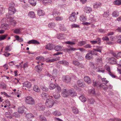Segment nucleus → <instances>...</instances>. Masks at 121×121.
Masks as SVG:
<instances>
[{
  "instance_id": "nucleus-1",
  "label": "nucleus",
  "mask_w": 121,
  "mask_h": 121,
  "mask_svg": "<svg viewBox=\"0 0 121 121\" xmlns=\"http://www.w3.org/2000/svg\"><path fill=\"white\" fill-rule=\"evenodd\" d=\"M77 95V93L74 91L73 88L69 90L64 89L62 90L61 95L64 97H68L69 95L72 97H73Z\"/></svg>"
},
{
  "instance_id": "nucleus-2",
  "label": "nucleus",
  "mask_w": 121,
  "mask_h": 121,
  "mask_svg": "<svg viewBox=\"0 0 121 121\" xmlns=\"http://www.w3.org/2000/svg\"><path fill=\"white\" fill-rule=\"evenodd\" d=\"M25 101L27 104L30 105H34L35 104V101L34 99L31 97H26Z\"/></svg>"
},
{
  "instance_id": "nucleus-3",
  "label": "nucleus",
  "mask_w": 121,
  "mask_h": 121,
  "mask_svg": "<svg viewBox=\"0 0 121 121\" xmlns=\"http://www.w3.org/2000/svg\"><path fill=\"white\" fill-rule=\"evenodd\" d=\"M54 104V101L52 99H47L45 103L46 106L48 108L52 107Z\"/></svg>"
},
{
  "instance_id": "nucleus-4",
  "label": "nucleus",
  "mask_w": 121,
  "mask_h": 121,
  "mask_svg": "<svg viewBox=\"0 0 121 121\" xmlns=\"http://www.w3.org/2000/svg\"><path fill=\"white\" fill-rule=\"evenodd\" d=\"M95 54L93 51H91L90 52L87 53L85 56V58L88 60H91L93 58V55Z\"/></svg>"
},
{
  "instance_id": "nucleus-5",
  "label": "nucleus",
  "mask_w": 121,
  "mask_h": 121,
  "mask_svg": "<svg viewBox=\"0 0 121 121\" xmlns=\"http://www.w3.org/2000/svg\"><path fill=\"white\" fill-rule=\"evenodd\" d=\"M98 84H94L93 86H99L100 88L104 90H107L108 87V86L106 84H100L99 85Z\"/></svg>"
},
{
  "instance_id": "nucleus-6",
  "label": "nucleus",
  "mask_w": 121,
  "mask_h": 121,
  "mask_svg": "<svg viewBox=\"0 0 121 121\" xmlns=\"http://www.w3.org/2000/svg\"><path fill=\"white\" fill-rule=\"evenodd\" d=\"M63 81L65 82L69 83L71 81V77L69 75H65L62 77Z\"/></svg>"
},
{
  "instance_id": "nucleus-7",
  "label": "nucleus",
  "mask_w": 121,
  "mask_h": 121,
  "mask_svg": "<svg viewBox=\"0 0 121 121\" xmlns=\"http://www.w3.org/2000/svg\"><path fill=\"white\" fill-rule=\"evenodd\" d=\"M16 12L15 11H13V10H9L8 13L6 14V18L7 19L10 20L13 19V17H11L10 15L13 14Z\"/></svg>"
},
{
  "instance_id": "nucleus-8",
  "label": "nucleus",
  "mask_w": 121,
  "mask_h": 121,
  "mask_svg": "<svg viewBox=\"0 0 121 121\" xmlns=\"http://www.w3.org/2000/svg\"><path fill=\"white\" fill-rule=\"evenodd\" d=\"M77 17L75 13H73L69 17V19L71 21H75L76 20Z\"/></svg>"
},
{
  "instance_id": "nucleus-9",
  "label": "nucleus",
  "mask_w": 121,
  "mask_h": 121,
  "mask_svg": "<svg viewBox=\"0 0 121 121\" xmlns=\"http://www.w3.org/2000/svg\"><path fill=\"white\" fill-rule=\"evenodd\" d=\"M36 106L37 109L39 110H43L45 108L44 106L42 105L41 104L39 103L37 104Z\"/></svg>"
},
{
  "instance_id": "nucleus-10",
  "label": "nucleus",
  "mask_w": 121,
  "mask_h": 121,
  "mask_svg": "<svg viewBox=\"0 0 121 121\" xmlns=\"http://www.w3.org/2000/svg\"><path fill=\"white\" fill-rule=\"evenodd\" d=\"M54 48V45L51 44H48L45 46V48L47 49L51 50L53 49Z\"/></svg>"
},
{
  "instance_id": "nucleus-11",
  "label": "nucleus",
  "mask_w": 121,
  "mask_h": 121,
  "mask_svg": "<svg viewBox=\"0 0 121 121\" xmlns=\"http://www.w3.org/2000/svg\"><path fill=\"white\" fill-rule=\"evenodd\" d=\"M33 115L31 113L27 114L26 115V118L29 121H32L31 119L33 118Z\"/></svg>"
},
{
  "instance_id": "nucleus-12",
  "label": "nucleus",
  "mask_w": 121,
  "mask_h": 121,
  "mask_svg": "<svg viewBox=\"0 0 121 121\" xmlns=\"http://www.w3.org/2000/svg\"><path fill=\"white\" fill-rule=\"evenodd\" d=\"M54 48L57 51H61L63 50V46H61L57 45L55 46H54Z\"/></svg>"
},
{
  "instance_id": "nucleus-13",
  "label": "nucleus",
  "mask_w": 121,
  "mask_h": 121,
  "mask_svg": "<svg viewBox=\"0 0 121 121\" xmlns=\"http://www.w3.org/2000/svg\"><path fill=\"white\" fill-rule=\"evenodd\" d=\"M28 43L29 44H39L40 43L37 41L35 39H33L30 40L28 42Z\"/></svg>"
},
{
  "instance_id": "nucleus-14",
  "label": "nucleus",
  "mask_w": 121,
  "mask_h": 121,
  "mask_svg": "<svg viewBox=\"0 0 121 121\" xmlns=\"http://www.w3.org/2000/svg\"><path fill=\"white\" fill-rule=\"evenodd\" d=\"M42 69V67L41 65H38L35 67V69L37 71H41Z\"/></svg>"
},
{
  "instance_id": "nucleus-15",
  "label": "nucleus",
  "mask_w": 121,
  "mask_h": 121,
  "mask_svg": "<svg viewBox=\"0 0 121 121\" xmlns=\"http://www.w3.org/2000/svg\"><path fill=\"white\" fill-rule=\"evenodd\" d=\"M59 28L61 31H65L67 30V29L63 24H59Z\"/></svg>"
},
{
  "instance_id": "nucleus-16",
  "label": "nucleus",
  "mask_w": 121,
  "mask_h": 121,
  "mask_svg": "<svg viewBox=\"0 0 121 121\" xmlns=\"http://www.w3.org/2000/svg\"><path fill=\"white\" fill-rule=\"evenodd\" d=\"M43 4L46 5L51 4L52 1L51 0H43Z\"/></svg>"
},
{
  "instance_id": "nucleus-17",
  "label": "nucleus",
  "mask_w": 121,
  "mask_h": 121,
  "mask_svg": "<svg viewBox=\"0 0 121 121\" xmlns=\"http://www.w3.org/2000/svg\"><path fill=\"white\" fill-rule=\"evenodd\" d=\"M84 80L85 82L86 83H91V82L90 78L88 76H87L84 77Z\"/></svg>"
},
{
  "instance_id": "nucleus-18",
  "label": "nucleus",
  "mask_w": 121,
  "mask_h": 121,
  "mask_svg": "<svg viewBox=\"0 0 121 121\" xmlns=\"http://www.w3.org/2000/svg\"><path fill=\"white\" fill-rule=\"evenodd\" d=\"M101 5V4L99 2H96L94 3L93 5V7L95 8H97L99 7H100Z\"/></svg>"
},
{
  "instance_id": "nucleus-19",
  "label": "nucleus",
  "mask_w": 121,
  "mask_h": 121,
  "mask_svg": "<svg viewBox=\"0 0 121 121\" xmlns=\"http://www.w3.org/2000/svg\"><path fill=\"white\" fill-rule=\"evenodd\" d=\"M39 119L40 121H47V120L46 117L42 115H41L39 116Z\"/></svg>"
},
{
  "instance_id": "nucleus-20",
  "label": "nucleus",
  "mask_w": 121,
  "mask_h": 121,
  "mask_svg": "<svg viewBox=\"0 0 121 121\" xmlns=\"http://www.w3.org/2000/svg\"><path fill=\"white\" fill-rule=\"evenodd\" d=\"M91 8L90 7H86L85 8L84 11L86 13H89L91 11Z\"/></svg>"
},
{
  "instance_id": "nucleus-21",
  "label": "nucleus",
  "mask_w": 121,
  "mask_h": 121,
  "mask_svg": "<svg viewBox=\"0 0 121 121\" xmlns=\"http://www.w3.org/2000/svg\"><path fill=\"white\" fill-rule=\"evenodd\" d=\"M109 60L110 63L111 64H115L116 63V60L113 57H111L109 58Z\"/></svg>"
},
{
  "instance_id": "nucleus-22",
  "label": "nucleus",
  "mask_w": 121,
  "mask_h": 121,
  "mask_svg": "<svg viewBox=\"0 0 121 121\" xmlns=\"http://www.w3.org/2000/svg\"><path fill=\"white\" fill-rule=\"evenodd\" d=\"M86 15H83L81 16L80 17V20L82 22L85 21L86 20Z\"/></svg>"
},
{
  "instance_id": "nucleus-23",
  "label": "nucleus",
  "mask_w": 121,
  "mask_h": 121,
  "mask_svg": "<svg viewBox=\"0 0 121 121\" xmlns=\"http://www.w3.org/2000/svg\"><path fill=\"white\" fill-rule=\"evenodd\" d=\"M28 16L31 18H32L35 17L34 13L33 12H30L28 14Z\"/></svg>"
},
{
  "instance_id": "nucleus-24",
  "label": "nucleus",
  "mask_w": 121,
  "mask_h": 121,
  "mask_svg": "<svg viewBox=\"0 0 121 121\" xmlns=\"http://www.w3.org/2000/svg\"><path fill=\"white\" fill-rule=\"evenodd\" d=\"M38 15L39 16H43L44 14V12L41 10H38L37 11Z\"/></svg>"
},
{
  "instance_id": "nucleus-25",
  "label": "nucleus",
  "mask_w": 121,
  "mask_h": 121,
  "mask_svg": "<svg viewBox=\"0 0 121 121\" xmlns=\"http://www.w3.org/2000/svg\"><path fill=\"white\" fill-rule=\"evenodd\" d=\"M23 88L24 89H26V88H25L26 87L27 88H30L31 86V84H23Z\"/></svg>"
},
{
  "instance_id": "nucleus-26",
  "label": "nucleus",
  "mask_w": 121,
  "mask_h": 121,
  "mask_svg": "<svg viewBox=\"0 0 121 121\" xmlns=\"http://www.w3.org/2000/svg\"><path fill=\"white\" fill-rule=\"evenodd\" d=\"M42 98L44 99H45L49 96L48 95L44 92H43L41 94Z\"/></svg>"
},
{
  "instance_id": "nucleus-27",
  "label": "nucleus",
  "mask_w": 121,
  "mask_h": 121,
  "mask_svg": "<svg viewBox=\"0 0 121 121\" xmlns=\"http://www.w3.org/2000/svg\"><path fill=\"white\" fill-rule=\"evenodd\" d=\"M29 3L30 5L33 6H35L36 4V2L34 0H29Z\"/></svg>"
},
{
  "instance_id": "nucleus-28",
  "label": "nucleus",
  "mask_w": 121,
  "mask_h": 121,
  "mask_svg": "<svg viewBox=\"0 0 121 121\" xmlns=\"http://www.w3.org/2000/svg\"><path fill=\"white\" fill-rule=\"evenodd\" d=\"M113 3L115 5H119L121 4V0H116L113 2Z\"/></svg>"
},
{
  "instance_id": "nucleus-29",
  "label": "nucleus",
  "mask_w": 121,
  "mask_h": 121,
  "mask_svg": "<svg viewBox=\"0 0 121 121\" xmlns=\"http://www.w3.org/2000/svg\"><path fill=\"white\" fill-rule=\"evenodd\" d=\"M16 39L17 40V41L19 42H21L23 41V40L22 38H20L19 36H15Z\"/></svg>"
},
{
  "instance_id": "nucleus-30",
  "label": "nucleus",
  "mask_w": 121,
  "mask_h": 121,
  "mask_svg": "<svg viewBox=\"0 0 121 121\" xmlns=\"http://www.w3.org/2000/svg\"><path fill=\"white\" fill-rule=\"evenodd\" d=\"M113 55L114 56L117 58L121 57V52L118 53L117 54L115 53H113Z\"/></svg>"
},
{
  "instance_id": "nucleus-31",
  "label": "nucleus",
  "mask_w": 121,
  "mask_h": 121,
  "mask_svg": "<svg viewBox=\"0 0 121 121\" xmlns=\"http://www.w3.org/2000/svg\"><path fill=\"white\" fill-rule=\"evenodd\" d=\"M24 111V108L22 107H20L18 108V112L19 113H23Z\"/></svg>"
},
{
  "instance_id": "nucleus-32",
  "label": "nucleus",
  "mask_w": 121,
  "mask_h": 121,
  "mask_svg": "<svg viewBox=\"0 0 121 121\" xmlns=\"http://www.w3.org/2000/svg\"><path fill=\"white\" fill-rule=\"evenodd\" d=\"M53 114L56 116H58L61 115V113L59 111H56L53 112L52 113Z\"/></svg>"
},
{
  "instance_id": "nucleus-33",
  "label": "nucleus",
  "mask_w": 121,
  "mask_h": 121,
  "mask_svg": "<svg viewBox=\"0 0 121 121\" xmlns=\"http://www.w3.org/2000/svg\"><path fill=\"white\" fill-rule=\"evenodd\" d=\"M56 86V85L55 84H50L49 88L50 89L52 90L54 89Z\"/></svg>"
},
{
  "instance_id": "nucleus-34",
  "label": "nucleus",
  "mask_w": 121,
  "mask_h": 121,
  "mask_svg": "<svg viewBox=\"0 0 121 121\" xmlns=\"http://www.w3.org/2000/svg\"><path fill=\"white\" fill-rule=\"evenodd\" d=\"M60 14V13L58 11L55 10L53 12L52 15L54 17L59 15Z\"/></svg>"
},
{
  "instance_id": "nucleus-35",
  "label": "nucleus",
  "mask_w": 121,
  "mask_h": 121,
  "mask_svg": "<svg viewBox=\"0 0 121 121\" xmlns=\"http://www.w3.org/2000/svg\"><path fill=\"white\" fill-rule=\"evenodd\" d=\"M79 99L82 102H85L86 101V99L85 97L83 95L79 96Z\"/></svg>"
},
{
  "instance_id": "nucleus-36",
  "label": "nucleus",
  "mask_w": 121,
  "mask_h": 121,
  "mask_svg": "<svg viewBox=\"0 0 121 121\" xmlns=\"http://www.w3.org/2000/svg\"><path fill=\"white\" fill-rule=\"evenodd\" d=\"M72 63L75 66H78L79 64L80 63L77 60H73Z\"/></svg>"
},
{
  "instance_id": "nucleus-37",
  "label": "nucleus",
  "mask_w": 121,
  "mask_h": 121,
  "mask_svg": "<svg viewBox=\"0 0 121 121\" xmlns=\"http://www.w3.org/2000/svg\"><path fill=\"white\" fill-rule=\"evenodd\" d=\"M59 62L60 64L63 65H68L69 64L68 62L65 60L60 61Z\"/></svg>"
},
{
  "instance_id": "nucleus-38",
  "label": "nucleus",
  "mask_w": 121,
  "mask_h": 121,
  "mask_svg": "<svg viewBox=\"0 0 121 121\" xmlns=\"http://www.w3.org/2000/svg\"><path fill=\"white\" fill-rule=\"evenodd\" d=\"M56 26L55 23L54 22H51L48 25V26L50 28H53Z\"/></svg>"
},
{
  "instance_id": "nucleus-39",
  "label": "nucleus",
  "mask_w": 121,
  "mask_h": 121,
  "mask_svg": "<svg viewBox=\"0 0 121 121\" xmlns=\"http://www.w3.org/2000/svg\"><path fill=\"white\" fill-rule=\"evenodd\" d=\"M34 90L37 92H39L40 91V89L38 88V86L35 85L34 86L33 88Z\"/></svg>"
},
{
  "instance_id": "nucleus-40",
  "label": "nucleus",
  "mask_w": 121,
  "mask_h": 121,
  "mask_svg": "<svg viewBox=\"0 0 121 121\" xmlns=\"http://www.w3.org/2000/svg\"><path fill=\"white\" fill-rule=\"evenodd\" d=\"M112 15L113 17H117L119 16V12L117 11H115L113 12Z\"/></svg>"
},
{
  "instance_id": "nucleus-41",
  "label": "nucleus",
  "mask_w": 121,
  "mask_h": 121,
  "mask_svg": "<svg viewBox=\"0 0 121 121\" xmlns=\"http://www.w3.org/2000/svg\"><path fill=\"white\" fill-rule=\"evenodd\" d=\"M8 25L6 24H2L0 26V28H1L5 30H7V27Z\"/></svg>"
},
{
  "instance_id": "nucleus-42",
  "label": "nucleus",
  "mask_w": 121,
  "mask_h": 121,
  "mask_svg": "<svg viewBox=\"0 0 121 121\" xmlns=\"http://www.w3.org/2000/svg\"><path fill=\"white\" fill-rule=\"evenodd\" d=\"M86 43V42L85 41H79L78 43V46H82Z\"/></svg>"
},
{
  "instance_id": "nucleus-43",
  "label": "nucleus",
  "mask_w": 121,
  "mask_h": 121,
  "mask_svg": "<svg viewBox=\"0 0 121 121\" xmlns=\"http://www.w3.org/2000/svg\"><path fill=\"white\" fill-rule=\"evenodd\" d=\"M72 111L75 114L78 113L79 112L78 109L75 107L73 108Z\"/></svg>"
},
{
  "instance_id": "nucleus-44",
  "label": "nucleus",
  "mask_w": 121,
  "mask_h": 121,
  "mask_svg": "<svg viewBox=\"0 0 121 121\" xmlns=\"http://www.w3.org/2000/svg\"><path fill=\"white\" fill-rule=\"evenodd\" d=\"M88 103L91 104H93L95 102L94 99L93 98L89 99L88 101Z\"/></svg>"
},
{
  "instance_id": "nucleus-45",
  "label": "nucleus",
  "mask_w": 121,
  "mask_h": 121,
  "mask_svg": "<svg viewBox=\"0 0 121 121\" xmlns=\"http://www.w3.org/2000/svg\"><path fill=\"white\" fill-rule=\"evenodd\" d=\"M109 13L108 11L105 12L103 14V16L104 17H108L109 15Z\"/></svg>"
},
{
  "instance_id": "nucleus-46",
  "label": "nucleus",
  "mask_w": 121,
  "mask_h": 121,
  "mask_svg": "<svg viewBox=\"0 0 121 121\" xmlns=\"http://www.w3.org/2000/svg\"><path fill=\"white\" fill-rule=\"evenodd\" d=\"M93 50L95 51H97L101 53L102 48L101 47H99L98 48L94 49Z\"/></svg>"
},
{
  "instance_id": "nucleus-47",
  "label": "nucleus",
  "mask_w": 121,
  "mask_h": 121,
  "mask_svg": "<svg viewBox=\"0 0 121 121\" xmlns=\"http://www.w3.org/2000/svg\"><path fill=\"white\" fill-rule=\"evenodd\" d=\"M20 29H17L14 31V32L16 34H19L21 32Z\"/></svg>"
},
{
  "instance_id": "nucleus-48",
  "label": "nucleus",
  "mask_w": 121,
  "mask_h": 121,
  "mask_svg": "<svg viewBox=\"0 0 121 121\" xmlns=\"http://www.w3.org/2000/svg\"><path fill=\"white\" fill-rule=\"evenodd\" d=\"M7 36H8L7 34L2 35L0 37V41H1L4 39Z\"/></svg>"
},
{
  "instance_id": "nucleus-49",
  "label": "nucleus",
  "mask_w": 121,
  "mask_h": 121,
  "mask_svg": "<svg viewBox=\"0 0 121 121\" xmlns=\"http://www.w3.org/2000/svg\"><path fill=\"white\" fill-rule=\"evenodd\" d=\"M63 19V17H56V20L58 21H61Z\"/></svg>"
},
{
  "instance_id": "nucleus-50",
  "label": "nucleus",
  "mask_w": 121,
  "mask_h": 121,
  "mask_svg": "<svg viewBox=\"0 0 121 121\" xmlns=\"http://www.w3.org/2000/svg\"><path fill=\"white\" fill-rule=\"evenodd\" d=\"M121 120L120 119L116 118L115 119H110L108 120V121H121Z\"/></svg>"
},
{
  "instance_id": "nucleus-51",
  "label": "nucleus",
  "mask_w": 121,
  "mask_h": 121,
  "mask_svg": "<svg viewBox=\"0 0 121 121\" xmlns=\"http://www.w3.org/2000/svg\"><path fill=\"white\" fill-rule=\"evenodd\" d=\"M105 67L106 69L108 72V73L111 72L110 68L109 66L106 65L105 66Z\"/></svg>"
},
{
  "instance_id": "nucleus-52",
  "label": "nucleus",
  "mask_w": 121,
  "mask_h": 121,
  "mask_svg": "<svg viewBox=\"0 0 121 121\" xmlns=\"http://www.w3.org/2000/svg\"><path fill=\"white\" fill-rule=\"evenodd\" d=\"M56 59H48L46 61L47 62H51L56 61Z\"/></svg>"
},
{
  "instance_id": "nucleus-53",
  "label": "nucleus",
  "mask_w": 121,
  "mask_h": 121,
  "mask_svg": "<svg viewBox=\"0 0 121 121\" xmlns=\"http://www.w3.org/2000/svg\"><path fill=\"white\" fill-rule=\"evenodd\" d=\"M88 92L89 93H91L93 94H95V91L94 89L93 88L89 90Z\"/></svg>"
},
{
  "instance_id": "nucleus-54",
  "label": "nucleus",
  "mask_w": 121,
  "mask_h": 121,
  "mask_svg": "<svg viewBox=\"0 0 121 121\" xmlns=\"http://www.w3.org/2000/svg\"><path fill=\"white\" fill-rule=\"evenodd\" d=\"M37 60H43L44 59V57L43 56H38L36 58Z\"/></svg>"
},
{
  "instance_id": "nucleus-55",
  "label": "nucleus",
  "mask_w": 121,
  "mask_h": 121,
  "mask_svg": "<svg viewBox=\"0 0 121 121\" xmlns=\"http://www.w3.org/2000/svg\"><path fill=\"white\" fill-rule=\"evenodd\" d=\"M91 47L92 46L90 44H87L84 46V47L86 48H91Z\"/></svg>"
},
{
  "instance_id": "nucleus-56",
  "label": "nucleus",
  "mask_w": 121,
  "mask_h": 121,
  "mask_svg": "<svg viewBox=\"0 0 121 121\" xmlns=\"http://www.w3.org/2000/svg\"><path fill=\"white\" fill-rule=\"evenodd\" d=\"M0 87L2 89H4L6 88V86L5 84H1L0 85Z\"/></svg>"
},
{
  "instance_id": "nucleus-57",
  "label": "nucleus",
  "mask_w": 121,
  "mask_h": 121,
  "mask_svg": "<svg viewBox=\"0 0 121 121\" xmlns=\"http://www.w3.org/2000/svg\"><path fill=\"white\" fill-rule=\"evenodd\" d=\"M66 43L67 44L70 45H74L75 44V43L74 42L70 41H67Z\"/></svg>"
},
{
  "instance_id": "nucleus-58",
  "label": "nucleus",
  "mask_w": 121,
  "mask_h": 121,
  "mask_svg": "<svg viewBox=\"0 0 121 121\" xmlns=\"http://www.w3.org/2000/svg\"><path fill=\"white\" fill-rule=\"evenodd\" d=\"M57 37L58 39H62L64 38L63 36L61 34L58 35Z\"/></svg>"
},
{
  "instance_id": "nucleus-59",
  "label": "nucleus",
  "mask_w": 121,
  "mask_h": 121,
  "mask_svg": "<svg viewBox=\"0 0 121 121\" xmlns=\"http://www.w3.org/2000/svg\"><path fill=\"white\" fill-rule=\"evenodd\" d=\"M71 27L72 28H76V27H78V28H79V25H77L76 24H73L71 26Z\"/></svg>"
},
{
  "instance_id": "nucleus-60",
  "label": "nucleus",
  "mask_w": 121,
  "mask_h": 121,
  "mask_svg": "<svg viewBox=\"0 0 121 121\" xmlns=\"http://www.w3.org/2000/svg\"><path fill=\"white\" fill-rule=\"evenodd\" d=\"M60 96L59 94L57 93L56 95H54V97L55 99H58Z\"/></svg>"
},
{
  "instance_id": "nucleus-61",
  "label": "nucleus",
  "mask_w": 121,
  "mask_h": 121,
  "mask_svg": "<svg viewBox=\"0 0 121 121\" xmlns=\"http://www.w3.org/2000/svg\"><path fill=\"white\" fill-rule=\"evenodd\" d=\"M96 41H97V43L98 44H99L100 43L101 39L100 38H97Z\"/></svg>"
},
{
  "instance_id": "nucleus-62",
  "label": "nucleus",
  "mask_w": 121,
  "mask_h": 121,
  "mask_svg": "<svg viewBox=\"0 0 121 121\" xmlns=\"http://www.w3.org/2000/svg\"><path fill=\"white\" fill-rule=\"evenodd\" d=\"M102 39L104 41H108L109 40V38L106 36L103 37L102 38Z\"/></svg>"
},
{
  "instance_id": "nucleus-63",
  "label": "nucleus",
  "mask_w": 121,
  "mask_h": 121,
  "mask_svg": "<svg viewBox=\"0 0 121 121\" xmlns=\"http://www.w3.org/2000/svg\"><path fill=\"white\" fill-rule=\"evenodd\" d=\"M89 20L91 21V22H94L96 21V20L94 18H90L89 19Z\"/></svg>"
},
{
  "instance_id": "nucleus-64",
  "label": "nucleus",
  "mask_w": 121,
  "mask_h": 121,
  "mask_svg": "<svg viewBox=\"0 0 121 121\" xmlns=\"http://www.w3.org/2000/svg\"><path fill=\"white\" fill-rule=\"evenodd\" d=\"M9 10H13V11H15V12L16 11L14 7L11 6L9 8Z\"/></svg>"
}]
</instances>
